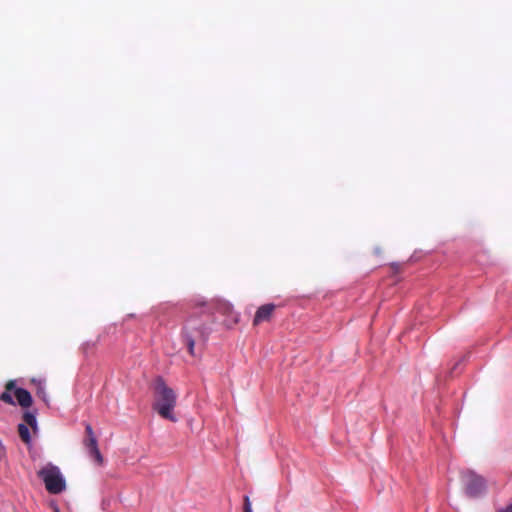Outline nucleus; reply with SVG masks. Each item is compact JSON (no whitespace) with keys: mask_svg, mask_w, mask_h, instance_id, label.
<instances>
[{"mask_svg":"<svg viewBox=\"0 0 512 512\" xmlns=\"http://www.w3.org/2000/svg\"><path fill=\"white\" fill-rule=\"evenodd\" d=\"M155 399L153 409L164 419L176 422L177 418L173 411L177 403V395L175 391L168 387L162 377L155 380Z\"/></svg>","mask_w":512,"mask_h":512,"instance_id":"1","label":"nucleus"},{"mask_svg":"<svg viewBox=\"0 0 512 512\" xmlns=\"http://www.w3.org/2000/svg\"><path fill=\"white\" fill-rule=\"evenodd\" d=\"M37 475L43 480L45 488L50 494H59L66 488V482L60 469L52 463H47L37 472Z\"/></svg>","mask_w":512,"mask_h":512,"instance_id":"2","label":"nucleus"},{"mask_svg":"<svg viewBox=\"0 0 512 512\" xmlns=\"http://www.w3.org/2000/svg\"><path fill=\"white\" fill-rule=\"evenodd\" d=\"M464 482L465 493L470 498H477L483 495L487 489V483L483 476L472 470H466L461 474Z\"/></svg>","mask_w":512,"mask_h":512,"instance_id":"3","label":"nucleus"},{"mask_svg":"<svg viewBox=\"0 0 512 512\" xmlns=\"http://www.w3.org/2000/svg\"><path fill=\"white\" fill-rule=\"evenodd\" d=\"M12 391H14V396L17 400V403L23 407L28 408L32 405V396L29 391L23 388H16L15 381L10 380L5 385V391L0 395V400L6 404L15 405V401L12 397Z\"/></svg>","mask_w":512,"mask_h":512,"instance_id":"4","label":"nucleus"},{"mask_svg":"<svg viewBox=\"0 0 512 512\" xmlns=\"http://www.w3.org/2000/svg\"><path fill=\"white\" fill-rule=\"evenodd\" d=\"M204 335L203 325L194 317H190L182 330V338L191 356H195V341Z\"/></svg>","mask_w":512,"mask_h":512,"instance_id":"5","label":"nucleus"},{"mask_svg":"<svg viewBox=\"0 0 512 512\" xmlns=\"http://www.w3.org/2000/svg\"><path fill=\"white\" fill-rule=\"evenodd\" d=\"M86 437L83 440V445L88 450L89 456L95 460L98 465L104 462L103 456L98 448V441L94 434L93 428L89 423L85 424Z\"/></svg>","mask_w":512,"mask_h":512,"instance_id":"6","label":"nucleus"},{"mask_svg":"<svg viewBox=\"0 0 512 512\" xmlns=\"http://www.w3.org/2000/svg\"><path fill=\"white\" fill-rule=\"evenodd\" d=\"M275 309H276V306L272 303L264 304V305L260 306L254 315L253 322H252L253 326H258L263 322L270 321L274 314Z\"/></svg>","mask_w":512,"mask_h":512,"instance_id":"7","label":"nucleus"},{"mask_svg":"<svg viewBox=\"0 0 512 512\" xmlns=\"http://www.w3.org/2000/svg\"><path fill=\"white\" fill-rule=\"evenodd\" d=\"M18 433H19L21 440L25 444H30L31 436H30L29 428L26 424L21 423L18 425Z\"/></svg>","mask_w":512,"mask_h":512,"instance_id":"8","label":"nucleus"},{"mask_svg":"<svg viewBox=\"0 0 512 512\" xmlns=\"http://www.w3.org/2000/svg\"><path fill=\"white\" fill-rule=\"evenodd\" d=\"M24 424L30 426L34 431L37 429V421L34 414L25 412L23 415Z\"/></svg>","mask_w":512,"mask_h":512,"instance_id":"9","label":"nucleus"},{"mask_svg":"<svg viewBox=\"0 0 512 512\" xmlns=\"http://www.w3.org/2000/svg\"><path fill=\"white\" fill-rule=\"evenodd\" d=\"M217 310L223 314H232L233 307L228 303H219L217 305Z\"/></svg>","mask_w":512,"mask_h":512,"instance_id":"10","label":"nucleus"},{"mask_svg":"<svg viewBox=\"0 0 512 512\" xmlns=\"http://www.w3.org/2000/svg\"><path fill=\"white\" fill-rule=\"evenodd\" d=\"M244 512H253L251 508V503L248 496L244 497Z\"/></svg>","mask_w":512,"mask_h":512,"instance_id":"11","label":"nucleus"},{"mask_svg":"<svg viewBox=\"0 0 512 512\" xmlns=\"http://www.w3.org/2000/svg\"><path fill=\"white\" fill-rule=\"evenodd\" d=\"M498 512H512V504L505 508L499 509Z\"/></svg>","mask_w":512,"mask_h":512,"instance_id":"12","label":"nucleus"},{"mask_svg":"<svg viewBox=\"0 0 512 512\" xmlns=\"http://www.w3.org/2000/svg\"><path fill=\"white\" fill-rule=\"evenodd\" d=\"M37 393H38V395H41V394L44 393V389H43V387L41 385L38 387V392Z\"/></svg>","mask_w":512,"mask_h":512,"instance_id":"13","label":"nucleus"},{"mask_svg":"<svg viewBox=\"0 0 512 512\" xmlns=\"http://www.w3.org/2000/svg\"><path fill=\"white\" fill-rule=\"evenodd\" d=\"M54 512H60L57 506L54 508Z\"/></svg>","mask_w":512,"mask_h":512,"instance_id":"14","label":"nucleus"}]
</instances>
